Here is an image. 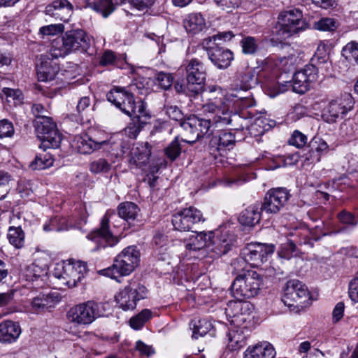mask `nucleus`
<instances>
[{
    "label": "nucleus",
    "instance_id": "obj_1",
    "mask_svg": "<svg viewBox=\"0 0 358 358\" xmlns=\"http://www.w3.org/2000/svg\"><path fill=\"white\" fill-rule=\"evenodd\" d=\"M106 97L108 101L132 119L143 122L150 117L146 111V103L143 100L136 102L132 93L124 87H113L107 93Z\"/></svg>",
    "mask_w": 358,
    "mask_h": 358
},
{
    "label": "nucleus",
    "instance_id": "obj_2",
    "mask_svg": "<svg viewBox=\"0 0 358 358\" xmlns=\"http://www.w3.org/2000/svg\"><path fill=\"white\" fill-rule=\"evenodd\" d=\"M90 46V38L85 31L71 30L53 41L50 55L52 58L64 57L73 52H86Z\"/></svg>",
    "mask_w": 358,
    "mask_h": 358
},
{
    "label": "nucleus",
    "instance_id": "obj_3",
    "mask_svg": "<svg viewBox=\"0 0 358 358\" xmlns=\"http://www.w3.org/2000/svg\"><path fill=\"white\" fill-rule=\"evenodd\" d=\"M140 252L136 246L131 245L124 248L113 261L110 267L102 269L100 273L112 279L129 275L138 266Z\"/></svg>",
    "mask_w": 358,
    "mask_h": 358
},
{
    "label": "nucleus",
    "instance_id": "obj_4",
    "mask_svg": "<svg viewBox=\"0 0 358 358\" xmlns=\"http://www.w3.org/2000/svg\"><path fill=\"white\" fill-rule=\"evenodd\" d=\"M228 321L235 327L250 329L254 324V306L247 301H230L225 308Z\"/></svg>",
    "mask_w": 358,
    "mask_h": 358
},
{
    "label": "nucleus",
    "instance_id": "obj_5",
    "mask_svg": "<svg viewBox=\"0 0 358 358\" xmlns=\"http://www.w3.org/2000/svg\"><path fill=\"white\" fill-rule=\"evenodd\" d=\"M262 284L261 275L254 271H247L238 275L231 285L233 296L238 299L251 298L256 296Z\"/></svg>",
    "mask_w": 358,
    "mask_h": 358
},
{
    "label": "nucleus",
    "instance_id": "obj_6",
    "mask_svg": "<svg viewBox=\"0 0 358 358\" xmlns=\"http://www.w3.org/2000/svg\"><path fill=\"white\" fill-rule=\"evenodd\" d=\"M302 12L291 8L280 12L278 17L276 34L280 39H286L304 29Z\"/></svg>",
    "mask_w": 358,
    "mask_h": 358
},
{
    "label": "nucleus",
    "instance_id": "obj_7",
    "mask_svg": "<svg viewBox=\"0 0 358 358\" xmlns=\"http://www.w3.org/2000/svg\"><path fill=\"white\" fill-rule=\"evenodd\" d=\"M100 303L94 301H87L75 305L66 313V319L76 326H87L100 317Z\"/></svg>",
    "mask_w": 358,
    "mask_h": 358
},
{
    "label": "nucleus",
    "instance_id": "obj_8",
    "mask_svg": "<svg viewBox=\"0 0 358 358\" xmlns=\"http://www.w3.org/2000/svg\"><path fill=\"white\" fill-rule=\"evenodd\" d=\"M147 288L137 280H131L124 287L115 295V301L124 310H134L137 302L146 297Z\"/></svg>",
    "mask_w": 358,
    "mask_h": 358
},
{
    "label": "nucleus",
    "instance_id": "obj_9",
    "mask_svg": "<svg viewBox=\"0 0 358 358\" xmlns=\"http://www.w3.org/2000/svg\"><path fill=\"white\" fill-rule=\"evenodd\" d=\"M34 127L38 137L41 141V148H57L59 146L62 137L55 123L49 117H39L35 120Z\"/></svg>",
    "mask_w": 358,
    "mask_h": 358
},
{
    "label": "nucleus",
    "instance_id": "obj_10",
    "mask_svg": "<svg viewBox=\"0 0 358 358\" xmlns=\"http://www.w3.org/2000/svg\"><path fill=\"white\" fill-rule=\"evenodd\" d=\"M87 273V264L81 261L64 262L57 264L54 276L62 279L69 287H74L80 282Z\"/></svg>",
    "mask_w": 358,
    "mask_h": 358
},
{
    "label": "nucleus",
    "instance_id": "obj_11",
    "mask_svg": "<svg viewBox=\"0 0 358 358\" xmlns=\"http://www.w3.org/2000/svg\"><path fill=\"white\" fill-rule=\"evenodd\" d=\"M114 217H115L114 212L108 210L101 220L100 227L87 236V238L96 245L94 250L113 247L119 242L118 238L113 236L108 229V224Z\"/></svg>",
    "mask_w": 358,
    "mask_h": 358
},
{
    "label": "nucleus",
    "instance_id": "obj_12",
    "mask_svg": "<svg viewBox=\"0 0 358 358\" xmlns=\"http://www.w3.org/2000/svg\"><path fill=\"white\" fill-rule=\"evenodd\" d=\"M211 119L200 118L195 115L190 116L180 123V127L187 133L189 138L182 141L192 144L199 138L211 134Z\"/></svg>",
    "mask_w": 358,
    "mask_h": 358
},
{
    "label": "nucleus",
    "instance_id": "obj_13",
    "mask_svg": "<svg viewBox=\"0 0 358 358\" xmlns=\"http://www.w3.org/2000/svg\"><path fill=\"white\" fill-rule=\"evenodd\" d=\"M201 110L205 115H212L213 122L215 124L231 123L229 106L227 99L221 94L220 96L210 97L202 106Z\"/></svg>",
    "mask_w": 358,
    "mask_h": 358
},
{
    "label": "nucleus",
    "instance_id": "obj_14",
    "mask_svg": "<svg viewBox=\"0 0 358 358\" xmlns=\"http://www.w3.org/2000/svg\"><path fill=\"white\" fill-rule=\"evenodd\" d=\"M354 106V100L350 94H344L329 102L322 114V119L333 123L338 118H343Z\"/></svg>",
    "mask_w": 358,
    "mask_h": 358
},
{
    "label": "nucleus",
    "instance_id": "obj_15",
    "mask_svg": "<svg viewBox=\"0 0 358 358\" xmlns=\"http://www.w3.org/2000/svg\"><path fill=\"white\" fill-rule=\"evenodd\" d=\"M203 213L194 206L182 208L172 215V224L176 230L189 231L194 225L205 222Z\"/></svg>",
    "mask_w": 358,
    "mask_h": 358
},
{
    "label": "nucleus",
    "instance_id": "obj_16",
    "mask_svg": "<svg viewBox=\"0 0 358 358\" xmlns=\"http://www.w3.org/2000/svg\"><path fill=\"white\" fill-rule=\"evenodd\" d=\"M290 197L289 190L285 187L271 188L266 193L260 210L267 214H277Z\"/></svg>",
    "mask_w": 358,
    "mask_h": 358
},
{
    "label": "nucleus",
    "instance_id": "obj_17",
    "mask_svg": "<svg viewBox=\"0 0 358 358\" xmlns=\"http://www.w3.org/2000/svg\"><path fill=\"white\" fill-rule=\"evenodd\" d=\"M309 292L305 284L296 279L288 280L283 289L282 301L292 310L298 308L301 299H306Z\"/></svg>",
    "mask_w": 358,
    "mask_h": 358
},
{
    "label": "nucleus",
    "instance_id": "obj_18",
    "mask_svg": "<svg viewBox=\"0 0 358 358\" xmlns=\"http://www.w3.org/2000/svg\"><path fill=\"white\" fill-rule=\"evenodd\" d=\"M185 71L188 89L194 94H198L206 80V66L199 59L193 58L187 64Z\"/></svg>",
    "mask_w": 358,
    "mask_h": 358
},
{
    "label": "nucleus",
    "instance_id": "obj_19",
    "mask_svg": "<svg viewBox=\"0 0 358 358\" xmlns=\"http://www.w3.org/2000/svg\"><path fill=\"white\" fill-rule=\"evenodd\" d=\"M273 252L274 246L273 245L251 243L243 248L241 254L247 263L253 267H258L266 262L268 257Z\"/></svg>",
    "mask_w": 358,
    "mask_h": 358
},
{
    "label": "nucleus",
    "instance_id": "obj_20",
    "mask_svg": "<svg viewBox=\"0 0 358 358\" xmlns=\"http://www.w3.org/2000/svg\"><path fill=\"white\" fill-rule=\"evenodd\" d=\"M318 71L313 64H307L296 72L292 79V90L298 94H304L309 90L310 84L317 80Z\"/></svg>",
    "mask_w": 358,
    "mask_h": 358
},
{
    "label": "nucleus",
    "instance_id": "obj_21",
    "mask_svg": "<svg viewBox=\"0 0 358 358\" xmlns=\"http://www.w3.org/2000/svg\"><path fill=\"white\" fill-rule=\"evenodd\" d=\"M108 144L106 139L99 138L95 134H83L74 137L72 146L81 154H90Z\"/></svg>",
    "mask_w": 358,
    "mask_h": 358
},
{
    "label": "nucleus",
    "instance_id": "obj_22",
    "mask_svg": "<svg viewBox=\"0 0 358 358\" xmlns=\"http://www.w3.org/2000/svg\"><path fill=\"white\" fill-rule=\"evenodd\" d=\"M217 231L216 234L214 231V237L211 238V241L209 245L210 247L208 248V252H211L210 257L212 258H217L227 254L232 248L234 244L235 239L232 234L229 231Z\"/></svg>",
    "mask_w": 358,
    "mask_h": 358
},
{
    "label": "nucleus",
    "instance_id": "obj_23",
    "mask_svg": "<svg viewBox=\"0 0 358 358\" xmlns=\"http://www.w3.org/2000/svg\"><path fill=\"white\" fill-rule=\"evenodd\" d=\"M55 59L50 55V52L45 56L41 55V62L36 67V73L39 81L48 82L56 78L59 67L56 62H53V59Z\"/></svg>",
    "mask_w": 358,
    "mask_h": 358
},
{
    "label": "nucleus",
    "instance_id": "obj_24",
    "mask_svg": "<svg viewBox=\"0 0 358 358\" xmlns=\"http://www.w3.org/2000/svg\"><path fill=\"white\" fill-rule=\"evenodd\" d=\"M45 13L55 20L68 22L73 13V6L67 0H55L45 7Z\"/></svg>",
    "mask_w": 358,
    "mask_h": 358
},
{
    "label": "nucleus",
    "instance_id": "obj_25",
    "mask_svg": "<svg viewBox=\"0 0 358 358\" xmlns=\"http://www.w3.org/2000/svg\"><path fill=\"white\" fill-rule=\"evenodd\" d=\"M22 333L18 322L6 320L0 322V343L11 344L15 343Z\"/></svg>",
    "mask_w": 358,
    "mask_h": 358
},
{
    "label": "nucleus",
    "instance_id": "obj_26",
    "mask_svg": "<svg viewBox=\"0 0 358 358\" xmlns=\"http://www.w3.org/2000/svg\"><path fill=\"white\" fill-rule=\"evenodd\" d=\"M214 237V231H201L196 233L195 236H192L185 245V248L189 251H199L206 249L208 252L210 247L211 238Z\"/></svg>",
    "mask_w": 358,
    "mask_h": 358
},
{
    "label": "nucleus",
    "instance_id": "obj_27",
    "mask_svg": "<svg viewBox=\"0 0 358 358\" xmlns=\"http://www.w3.org/2000/svg\"><path fill=\"white\" fill-rule=\"evenodd\" d=\"M275 355V350L271 343L261 342L249 346L244 352V358H274Z\"/></svg>",
    "mask_w": 358,
    "mask_h": 358
},
{
    "label": "nucleus",
    "instance_id": "obj_28",
    "mask_svg": "<svg viewBox=\"0 0 358 358\" xmlns=\"http://www.w3.org/2000/svg\"><path fill=\"white\" fill-rule=\"evenodd\" d=\"M209 59L219 69L227 68L233 60V53L228 49L218 46L210 50Z\"/></svg>",
    "mask_w": 358,
    "mask_h": 358
},
{
    "label": "nucleus",
    "instance_id": "obj_29",
    "mask_svg": "<svg viewBox=\"0 0 358 358\" xmlns=\"http://www.w3.org/2000/svg\"><path fill=\"white\" fill-rule=\"evenodd\" d=\"M227 334V348L231 351H238L246 345L247 338L250 329L242 327H236Z\"/></svg>",
    "mask_w": 358,
    "mask_h": 358
},
{
    "label": "nucleus",
    "instance_id": "obj_30",
    "mask_svg": "<svg viewBox=\"0 0 358 358\" xmlns=\"http://www.w3.org/2000/svg\"><path fill=\"white\" fill-rule=\"evenodd\" d=\"M60 301V296L58 293H50L47 295H39L33 299L31 302V309L34 313H40L52 308Z\"/></svg>",
    "mask_w": 358,
    "mask_h": 358
},
{
    "label": "nucleus",
    "instance_id": "obj_31",
    "mask_svg": "<svg viewBox=\"0 0 358 358\" xmlns=\"http://www.w3.org/2000/svg\"><path fill=\"white\" fill-rule=\"evenodd\" d=\"M151 155V150L148 143L133 148L130 154L129 163L139 168L148 162Z\"/></svg>",
    "mask_w": 358,
    "mask_h": 358
},
{
    "label": "nucleus",
    "instance_id": "obj_32",
    "mask_svg": "<svg viewBox=\"0 0 358 358\" xmlns=\"http://www.w3.org/2000/svg\"><path fill=\"white\" fill-rule=\"evenodd\" d=\"M236 140L234 135L231 132L222 131L218 136H213L210 141V145L211 150H217L219 152L230 150L235 144Z\"/></svg>",
    "mask_w": 358,
    "mask_h": 358
},
{
    "label": "nucleus",
    "instance_id": "obj_33",
    "mask_svg": "<svg viewBox=\"0 0 358 358\" xmlns=\"http://www.w3.org/2000/svg\"><path fill=\"white\" fill-rule=\"evenodd\" d=\"M261 220V212L257 205H251L242 211L238 221L244 226L253 227Z\"/></svg>",
    "mask_w": 358,
    "mask_h": 358
},
{
    "label": "nucleus",
    "instance_id": "obj_34",
    "mask_svg": "<svg viewBox=\"0 0 358 358\" xmlns=\"http://www.w3.org/2000/svg\"><path fill=\"white\" fill-rule=\"evenodd\" d=\"M205 25V19L201 13L189 14L184 21V27L189 33H197L201 31Z\"/></svg>",
    "mask_w": 358,
    "mask_h": 358
},
{
    "label": "nucleus",
    "instance_id": "obj_35",
    "mask_svg": "<svg viewBox=\"0 0 358 358\" xmlns=\"http://www.w3.org/2000/svg\"><path fill=\"white\" fill-rule=\"evenodd\" d=\"M138 211L139 208L138 206L133 202H123L117 207L119 216L127 222L134 220Z\"/></svg>",
    "mask_w": 358,
    "mask_h": 358
},
{
    "label": "nucleus",
    "instance_id": "obj_36",
    "mask_svg": "<svg viewBox=\"0 0 358 358\" xmlns=\"http://www.w3.org/2000/svg\"><path fill=\"white\" fill-rule=\"evenodd\" d=\"M239 79L241 83V87L245 91L253 87L257 83V76L255 70L251 67H246L241 73Z\"/></svg>",
    "mask_w": 358,
    "mask_h": 358
},
{
    "label": "nucleus",
    "instance_id": "obj_37",
    "mask_svg": "<svg viewBox=\"0 0 358 358\" xmlns=\"http://www.w3.org/2000/svg\"><path fill=\"white\" fill-rule=\"evenodd\" d=\"M47 270L45 268L41 267L36 264H31L27 266L24 271V278L27 281H38L45 276Z\"/></svg>",
    "mask_w": 358,
    "mask_h": 358
},
{
    "label": "nucleus",
    "instance_id": "obj_38",
    "mask_svg": "<svg viewBox=\"0 0 358 358\" xmlns=\"http://www.w3.org/2000/svg\"><path fill=\"white\" fill-rule=\"evenodd\" d=\"M54 159L48 153L36 155L35 159L30 163L29 167L32 170H43L53 165Z\"/></svg>",
    "mask_w": 358,
    "mask_h": 358
},
{
    "label": "nucleus",
    "instance_id": "obj_39",
    "mask_svg": "<svg viewBox=\"0 0 358 358\" xmlns=\"http://www.w3.org/2000/svg\"><path fill=\"white\" fill-rule=\"evenodd\" d=\"M9 243L16 248H21L24 243V233L21 227H10L8 231Z\"/></svg>",
    "mask_w": 358,
    "mask_h": 358
},
{
    "label": "nucleus",
    "instance_id": "obj_40",
    "mask_svg": "<svg viewBox=\"0 0 358 358\" xmlns=\"http://www.w3.org/2000/svg\"><path fill=\"white\" fill-rule=\"evenodd\" d=\"M213 329L211 322L206 319L194 321L193 324L192 338L197 339L205 336Z\"/></svg>",
    "mask_w": 358,
    "mask_h": 358
},
{
    "label": "nucleus",
    "instance_id": "obj_41",
    "mask_svg": "<svg viewBox=\"0 0 358 358\" xmlns=\"http://www.w3.org/2000/svg\"><path fill=\"white\" fill-rule=\"evenodd\" d=\"M152 317V313L149 309H144L129 320V324L134 329H141L144 324Z\"/></svg>",
    "mask_w": 358,
    "mask_h": 358
},
{
    "label": "nucleus",
    "instance_id": "obj_42",
    "mask_svg": "<svg viewBox=\"0 0 358 358\" xmlns=\"http://www.w3.org/2000/svg\"><path fill=\"white\" fill-rule=\"evenodd\" d=\"M342 55L349 62L358 64V43L354 41L348 43L343 48Z\"/></svg>",
    "mask_w": 358,
    "mask_h": 358
},
{
    "label": "nucleus",
    "instance_id": "obj_43",
    "mask_svg": "<svg viewBox=\"0 0 358 358\" xmlns=\"http://www.w3.org/2000/svg\"><path fill=\"white\" fill-rule=\"evenodd\" d=\"M339 25L338 22L331 17H323L314 23V28L322 31H334Z\"/></svg>",
    "mask_w": 358,
    "mask_h": 358
},
{
    "label": "nucleus",
    "instance_id": "obj_44",
    "mask_svg": "<svg viewBox=\"0 0 358 358\" xmlns=\"http://www.w3.org/2000/svg\"><path fill=\"white\" fill-rule=\"evenodd\" d=\"M110 169V164L103 158L96 159L90 164V171L94 174L107 173Z\"/></svg>",
    "mask_w": 358,
    "mask_h": 358
},
{
    "label": "nucleus",
    "instance_id": "obj_45",
    "mask_svg": "<svg viewBox=\"0 0 358 358\" xmlns=\"http://www.w3.org/2000/svg\"><path fill=\"white\" fill-rule=\"evenodd\" d=\"M181 153V146L178 137H176L165 148V155L171 161H175Z\"/></svg>",
    "mask_w": 358,
    "mask_h": 358
},
{
    "label": "nucleus",
    "instance_id": "obj_46",
    "mask_svg": "<svg viewBox=\"0 0 358 358\" xmlns=\"http://www.w3.org/2000/svg\"><path fill=\"white\" fill-rule=\"evenodd\" d=\"M336 217L341 224L348 227H354L358 224V217L346 210L339 212Z\"/></svg>",
    "mask_w": 358,
    "mask_h": 358
},
{
    "label": "nucleus",
    "instance_id": "obj_47",
    "mask_svg": "<svg viewBox=\"0 0 358 358\" xmlns=\"http://www.w3.org/2000/svg\"><path fill=\"white\" fill-rule=\"evenodd\" d=\"M2 92L6 96L8 101H13L15 105L22 103L24 95L20 90L3 87Z\"/></svg>",
    "mask_w": 358,
    "mask_h": 358
},
{
    "label": "nucleus",
    "instance_id": "obj_48",
    "mask_svg": "<svg viewBox=\"0 0 358 358\" xmlns=\"http://www.w3.org/2000/svg\"><path fill=\"white\" fill-rule=\"evenodd\" d=\"M155 78L158 84L164 90H168L172 85L173 77L170 73H165L163 71L157 72Z\"/></svg>",
    "mask_w": 358,
    "mask_h": 358
},
{
    "label": "nucleus",
    "instance_id": "obj_49",
    "mask_svg": "<svg viewBox=\"0 0 358 358\" xmlns=\"http://www.w3.org/2000/svg\"><path fill=\"white\" fill-rule=\"evenodd\" d=\"M241 43L245 54H254L257 50V41L253 37H245L241 40Z\"/></svg>",
    "mask_w": 358,
    "mask_h": 358
},
{
    "label": "nucleus",
    "instance_id": "obj_50",
    "mask_svg": "<svg viewBox=\"0 0 358 358\" xmlns=\"http://www.w3.org/2000/svg\"><path fill=\"white\" fill-rule=\"evenodd\" d=\"M288 142L290 145H294L298 148H301L306 144L307 136L301 132L296 130L293 132Z\"/></svg>",
    "mask_w": 358,
    "mask_h": 358
},
{
    "label": "nucleus",
    "instance_id": "obj_51",
    "mask_svg": "<svg viewBox=\"0 0 358 358\" xmlns=\"http://www.w3.org/2000/svg\"><path fill=\"white\" fill-rule=\"evenodd\" d=\"M118 58L114 52L106 50L101 55L99 61L101 66H115L117 65Z\"/></svg>",
    "mask_w": 358,
    "mask_h": 358
},
{
    "label": "nucleus",
    "instance_id": "obj_52",
    "mask_svg": "<svg viewBox=\"0 0 358 358\" xmlns=\"http://www.w3.org/2000/svg\"><path fill=\"white\" fill-rule=\"evenodd\" d=\"M14 134V127L12 122L7 120L0 121V138L11 137Z\"/></svg>",
    "mask_w": 358,
    "mask_h": 358
},
{
    "label": "nucleus",
    "instance_id": "obj_53",
    "mask_svg": "<svg viewBox=\"0 0 358 358\" xmlns=\"http://www.w3.org/2000/svg\"><path fill=\"white\" fill-rule=\"evenodd\" d=\"M64 30V25L62 24H50L44 26L40 28L39 32L42 35H55L58 33L62 32Z\"/></svg>",
    "mask_w": 358,
    "mask_h": 358
},
{
    "label": "nucleus",
    "instance_id": "obj_54",
    "mask_svg": "<svg viewBox=\"0 0 358 358\" xmlns=\"http://www.w3.org/2000/svg\"><path fill=\"white\" fill-rule=\"evenodd\" d=\"M10 180L11 176L7 171L0 170V199L4 198L7 189H3L8 185Z\"/></svg>",
    "mask_w": 358,
    "mask_h": 358
},
{
    "label": "nucleus",
    "instance_id": "obj_55",
    "mask_svg": "<svg viewBox=\"0 0 358 358\" xmlns=\"http://www.w3.org/2000/svg\"><path fill=\"white\" fill-rule=\"evenodd\" d=\"M218 7L223 10H229L228 12L232 9L238 7L241 0H213Z\"/></svg>",
    "mask_w": 358,
    "mask_h": 358
},
{
    "label": "nucleus",
    "instance_id": "obj_56",
    "mask_svg": "<svg viewBox=\"0 0 358 358\" xmlns=\"http://www.w3.org/2000/svg\"><path fill=\"white\" fill-rule=\"evenodd\" d=\"M166 113L170 119L175 121H180V122L184 121L183 114L176 106H167L166 108Z\"/></svg>",
    "mask_w": 358,
    "mask_h": 358
},
{
    "label": "nucleus",
    "instance_id": "obj_57",
    "mask_svg": "<svg viewBox=\"0 0 358 358\" xmlns=\"http://www.w3.org/2000/svg\"><path fill=\"white\" fill-rule=\"evenodd\" d=\"M348 294L350 299L355 302H358V278L352 279L348 286Z\"/></svg>",
    "mask_w": 358,
    "mask_h": 358
},
{
    "label": "nucleus",
    "instance_id": "obj_58",
    "mask_svg": "<svg viewBox=\"0 0 358 358\" xmlns=\"http://www.w3.org/2000/svg\"><path fill=\"white\" fill-rule=\"evenodd\" d=\"M136 350L139 352L141 355L150 356L155 354V351L152 345H148L141 341H138L136 343Z\"/></svg>",
    "mask_w": 358,
    "mask_h": 358
},
{
    "label": "nucleus",
    "instance_id": "obj_59",
    "mask_svg": "<svg viewBox=\"0 0 358 358\" xmlns=\"http://www.w3.org/2000/svg\"><path fill=\"white\" fill-rule=\"evenodd\" d=\"M90 106V98L89 96L81 97L76 106V111L78 115L80 117L83 116V113Z\"/></svg>",
    "mask_w": 358,
    "mask_h": 358
},
{
    "label": "nucleus",
    "instance_id": "obj_60",
    "mask_svg": "<svg viewBox=\"0 0 358 358\" xmlns=\"http://www.w3.org/2000/svg\"><path fill=\"white\" fill-rule=\"evenodd\" d=\"M129 3L139 10H143L148 8L153 4L152 0H131Z\"/></svg>",
    "mask_w": 358,
    "mask_h": 358
},
{
    "label": "nucleus",
    "instance_id": "obj_61",
    "mask_svg": "<svg viewBox=\"0 0 358 358\" xmlns=\"http://www.w3.org/2000/svg\"><path fill=\"white\" fill-rule=\"evenodd\" d=\"M345 304L343 302H338L334 307L332 312L333 320L334 322H338L343 316Z\"/></svg>",
    "mask_w": 358,
    "mask_h": 358
},
{
    "label": "nucleus",
    "instance_id": "obj_62",
    "mask_svg": "<svg viewBox=\"0 0 358 358\" xmlns=\"http://www.w3.org/2000/svg\"><path fill=\"white\" fill-rule=\"evenodd\" d=\"M13 290H8L6 292L0 293V307L10 304L13 300Z\"/></svg>",
    "mask_w": 358,
    "mask_h": 358
},
{
    "label": "nucleus",
    "instance_id": "obj_63",
    "mask_svg": "<svg viewBox=\"0 0 358 358\" xmlns=\"http://www.w3.org/2000/svg\"><path fill=\"white\" fill-rule=\"evenodd\" d=\"M323 9H335L338 5V0H319L315 3Z\"/></svg>",
    "mask_w": 358,
    "mask_h": 358
},
{
    "label": "nucleus",
    "instance_id": "obj_64",
    "mask_svg": "<svg viewBox=\"0 0 358 358\" xmlns=\"http://www.w3.org/2000/svg\"><path fill=\"white\" fill-rule=\"evenodd\" d=\"M215 41L216 40L214 39V36L213 38L208 37L203 40L201 45L203 48L206 50L208 56H209V52L211 49L217 48L219 46L215 43Z\"/></svg>",
    "mask_w": 358,
    "mask_h": 358
}]
</instances>
